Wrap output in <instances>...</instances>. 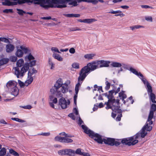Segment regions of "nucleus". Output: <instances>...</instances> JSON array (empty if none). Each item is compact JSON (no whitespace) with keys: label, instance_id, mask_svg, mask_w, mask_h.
<instances>
[{"label":"nucleus","instance_id":"nucleus-1","mask_svg":"<svg viewBox=\"0 0 156 156\" xmlns=\"http://www.w3.org/2000/svg\"><path fill=\"white\" fill-rule=\"evenodd\" d=\"M156 111V105L152 104L150 109V112L148 115L147 120L142 129L135 135L127 138H124L121 140V143L123 144L130 146L133 145L138 142L137 140L140 137L144 138L147 134V133L145 132L146 130L147 131H150L152 129V127L151 126H149L153 124V122L151 120L153 117L154 112Z\"/></svg>","mask_w":156,"mask_h":156},{"label":"nucleus","instance_id":"nucleus-2","mask_svg":"<svg viewBox=\"0 0 156 156\" xmlns=\"http://www.w3.org/2000/svg\"><path fill=\"white\" fill-rule=\"evenodd\" d=\"M70 83L69 80H67L64 83H63L62 80L59 79L54 84V87L51 89L50 91L52 95H51L50 99L52 103L56 104L57 102V99L54 97L55 94L56 97H62L63 94L67 93L69 89V85Z\"/></svg>","mask_w":156,"mask_h":156},{"label":"nucleus","instance_id":"nucleus-3","mask_svg":"<svg viewBox=\"0 0 156 156\" xmlns=\"http://www.w3.org/2000/svg\"><path fill=\"white\" fill-rule=\"evenodd\" d=\"M81 127L85 133L88 134L89 136L91 138H93L94 137V140L99 144H102L104 142L105 144L111 146L115 145L116 146H118L121 144L120 142L118 141V140H115L114 138H107L106 139H104L103 140L100 135L98 133H95L93 131L88 129L85 125H83L81 126Z\"/></svg>","mask_w":156,"mask_h":156},{"label":"nucleus","instance_id":"nucleus-4","mask_svg":"<svg viewBox=\"0 0 156 156\" xmlns=\"http://www.w3.org/2000/svg\"><path fill=\"white\" fill-rule=\"evenodd\" d=\"M119 100L118 99L115 100L114 98H112L108 100V101L105 102V104L107 106L105 107L107 109L111 108L115 113L112 112V116L114 118L115 117L116 114V113H119L116 118L117 121H120L121 117L122 116V111L120 109V106L119 103Z\"/></svg>","mask_w":156,"mask_h":156},{"label":"nucleus","instance_id":"nucleus-5","mask_svg":"<svg viewBox=\"0 0 156 156\" xmlns=\"http://www.w3.org/2000/svg\"><path fill=\"white\" fill-rule=\"evenodd\" d=\"M36 60H33L29 63H26L21 68H20L24 64V61L22 59H20L17 61V67H15V74L17 78L23 77L25 73L29 69V67H32L35 65Z\"/></svg>","mask_w":156,"mask_h":156},{"label":"nucleus","instance_id":"nucleus-6","mask_svg":"<svg viewBox=\"0 0 156 156\" xmlns=\"http://www.w3.org/2000/svg\"><path fill=\"white\" fill-rule=\"evenodd\" d=\"M98 68V66L97 65V61H95L88 63L81 69L79 73L86 77L91 72Z\"/></svg>","mask_w":156,"mask_h":156},{"label":"nucleus","instance_id":"nucleus-7","mask_svg":"<svg viewBox=\"0 0 156 156\" xmlns=\"http://www.w3.org/2000/svg\"><path fill=\"white\" fill-rule=\"evenodd\" d=\"M6 86L9 90H10L12 94L15 96H17L18 94L19 90L18 88L15 86V83L13 81H9L7 83Z\"/></svg>","mask_w":156,"mask_h":156},{"label":"nucleus","instance_id":"nucleus-8","mask_svg":"<svg viewBox=\"0 0 156 156\" xmlns=\"http://www.w3.org/2000/svg\"><path fill=\"white\" fill-rule=\"evenodd\" d=\"M74 150L70 149H65L59 150L58 154L60 155L74 156Z\"/></svg>","mask_w":156,"mask_h":156},{"label":"nucleus","instance_id":"nucleus-9","mask_svg":"<svg viewBox=\"0 0 156 156\" xmlns=\"http://www.w3.org/2000/svg\"><path fill=\"white\" fill-rule=\"evenodd\" d=\"M79 76L78 78V83L76 84L75 88V93L76 94H78L79 90V88L80 87L83 81L86 78L84 76L80 73H79Z\"/></svg>","mask_w":156,"mask_h":156},{"label":"nucleus","instance_id":"nucleus-10","mask_svg":"<svg viewBox=\"0 0 156 156\" xmlns=\"http://www.w3.org/2000/svg\"><path fill=\"white\" fill-rule=\"evenodd\" d=\"M20 49H18L16 53V56L19 57H21L23 55V51L25 53H27L29 51L27 48L23 46H20Z\"/></svg>","mask_w":156,"mask_h":156},{"label":"nucleus","instance_id":"nucleus-11","mask_svg":"<svg viewBox=\"0 0 156 156\" xmlns=\"http://www.w3.org/2000/svg\"><path fill=\"white\" fill-rule=\"evenodd\" d=\"M111 65L114 67H119L122 66L124 69L129 70L130 68L127 65L123 63L121 64V63L118 62H113Z\"/></svg>","mask_w":156,"mask_h":156},{"label":"nucleus","instance_id":"nucleus-12","mask_svg":"<svg viewBox=\"0 0 156 156\" xmlns=\"http://www.w3.org/2000/svg\"><path fill=\"white\" fill-rule=\"evenodd\" d=\"M70 103V101L68 100L66 101L65 99L62 97L59 100V104L61 105V108L62 109H65L67 108V105H69Z\"/></svg>","mask_w":156,"mask_h":156},{"label":"nucleus","instance_id":"nucleus-13","mask_svg":"<svg viewBox=\"0 0 156 156\" xmlns=\"http://www.w3.org/2000/svg\"><path fill=\"white\" fill-rule=\"evenodd\" d=\"M97 65L98 66V68L104 67H108L110 62L109 61L104 60H97Z\"/></svg>","mask_w":156,"mask_h":156},{"label":"nucleus","instance_id":"nucleus-14","mask_svg":"<svg viewBox=\"0 0 156 156\" xmlns=\"http://www.w3.org/2000/svg\"><path fill=\"white\" fill-rule=\"evenodd\" d=\"M14 1H17L18 3L20 4H21L23 3H32L33 2L34 3L36 4H39L36 3L38 1H37L36 0H14Z\"/></svg>","mask_w":156,"mask_h":156},{"label":"nucleus","instance_id":"nucleus-15","mask_svg":"<svg viewBox=\"0 0 156 156\" xmlns=\"http://www.w3.org/2000/svg\"><path fill=\"white\" fill-rule=\"evenodd\" d=\"M15 49V46L10 43L6 44L5 47L6 51L7 53L12 52Z\"/></svg>","mask_w":156,"mask_h":156},{"label":"nucleus","instance_id":"nucleus-16","mask_svg":"<svg viewBox=\"0 0 156 156\" xmlns=\"http://www.w3.org/2000/svg\"><path fill=\"white\" fill-rule=\"evenodd\" d=\"M129 70L138 77L140 76V77H142L143 76V75L140 72L138 73L135 69L131 67L130 68Z\"/></svg>","mask_w":156,"mask_h":156},{"label":"nucleus","instance_id":"nucleus-17","mask_svg":"<svg viewBox=\"0 0 156 156\" xmlns=\"http://www.w3.org/2000/svg\"><path fill=\"white\" fill-rule=\"evenodd\" d=\"M95 55V54L94 53L88 54H85L84 57L85 59L90 60L92 59Z\"/></svg>","mask_w":156,"mask_h":156},{"label":"nucleus","instance_id":"nucleus-18","mask_svg":"<svg viewBox=\"0 0 156 156\" xmlns=\"http://www.w3.org/2000/svg\"><path fill=\"white\" fill-rule=\"evenodd\" d=\"M149 96L150 101L154 103H156V101L155 100L156 96L155 94L153 93H150L148 94Z\"/></svg>","mask_w":156,"mask_h":156},{"label":"nucleus","instance_id":"nucleus-19","mask_svg":"<svg viewBox=\"0 0 156 156\" xmlns=\"http://www.w3.org/2000/svg\"><path fill=\"white\" fill-rule=\"evenodd\" d=\"M78 21L84 23H90L95 21V20L93 19H85L83 20L79 19Z\"/></svg>","mask_w":156,"mask_h":156},{"label":"nucleus","instance_id":"nucleus-20","mask_svg":"<svg viewBox=\"0 0 156 156\" xmlns=\"http://www.w3.org/2000/svg\"><path fill=\"white\" fill-rule=\"evenodd\" d=\"M37 73V71L35 69H34V68L30 69L29 70L28 76L29 77L30 76H32L34 74H35Z\"/></svg>","mask_w":156,"mask_h":156},{"label":"nucleus","instance_id":"nucleus-21","mask_svg":"<svg viewBox=\"0 0 156 156\" xmlns=\"http://www.w3.org/2000/svg\"><path fill=\"white\" fill-rule=\"evenodd\" d=\"M146 86L148 94L150 93H152V87L148 81H147Z\"/></svg>","mask_w":156,"mask_h":156},{"label":"nucleus","instance_id":"nucleus-22","mask_svg":"<svg viewBox=\"0 0 156 156\" xmlns=\"http://www.w3.org/2000/svg\"><path fill=\"white\" fill-rule=\"evenodd\" d=\"M34 57L31 54H29L28 56H26L25 57V60L27 61H29V62L34 60Z\"/></svg>","mask_w":156,"mask_h":156},{"label":"nucleus","instance_id":"nucleus-23","mask_svg":"<svg viewBox=\"0 0 156 156\" xmlns=\"http://www.w3.org/2000/svg\"><path fill=\"white\" fill-rule=\"evenodd\" d=\"M28 79H27L25 82V85L26 86H27L30 84L33 81V77L31 76H28Z\"/></svg>","mask_w":156,"mask_h":156},{"label":"nucleus","instance_id":"nucleus-24","mask_svg":"<svg viewBox=\"0 0 156 156\" xmlns=\"http://www.w3.org/2000/svg\"><path fill=\"white\" fill-rule=\"evenodd\" d=\"M141 28H144V26L139 25H135L130 27V29L133 31H135L136 29H139Z\"/></svg>","mask_w":156,"mask_h":156},{"label":"nucleus","instance_id":"nucleus-25","mask_svg":"<svg viewBox=\"0 0 156 156\" xmlns=\"http://www.w3.org/2000/svg\"><path fill=\"white\" fill-rule=\"evenodd\" d=\"M9 61V59L7 58H3L0 60V65L2 66L7 64Z\"/></svg>","mask_w":156,"mask_h":156},{"label":"nucleus","instance_id":"nucleus-26","mask_svg":"<svg viewBox=\"0 0 156 156\" xmlns=\"http://www.w3.org/2000/svg\"><path fill=\"white\" fill-rule=\"evenodd\" d=\"M53 57L59 61H62L63 60L62 58L59 54L54 53L53 55Z\"/></svg>","mask_w":156,"mask_h":156},{"label":"nucleus","instance_id":"nucleus-27","mask_svg":"<svg viewBox=\"0 0 156 156\" xmlns=\"http://www.w3.org/2000/svg\"><path fill=\"white\" fill-rule=\"evenodd\" d=\"M73 142V140L72 139L67 138L66 137H63V143H72Z\"/></svg>","mask_w":156,"mask_h":156},{"label":"nucleus","instance_id":"nucleus-28","mask_svg":"<svg viewBox=\"0 0 156 156\" xmlns=\"http://www.w3.org/2000/svg\"><path fill=\"white\" fill-rule=\"evenodd\" d=\"M3 4L6 5L11 6L16 4V3L12 2L9 1H6L5 2H3Z\"/></svg>","mask_w":156,"mask_h":156},{"label":"nucleus","instance_id":"nucleus-29","mask_svg":"<svg viewBox=\"0 0 156 156\" xmlns=\"http://www.w3.org/2000/svg\"><path fill=\"white\" fill-rule=\"evenodd\" d=\"M63 137H61L57 136L55 137L54 140L56 141H59L61 143H63Z\"/></svg>","mask_w":156,"mask_h":156},{"label":"nucleus","instance_id":"nucleus-30","mask_svg":"<svg viewBox=\"0 0 156 156\" xmlns=\"http://www.w3.org/2000/svg\"><path fill=\"white\" fill-rule=\"evenodd\" d=\"M6 149L3 147L0 150V156H4L6 154Z\"/></svg>","mask_w":156,"mask_h":156},{"label":"nucleus","instance_id":"nucleus-31","mask_svg":"<svg viewBox=\"0 0 156 156\" xmlns=\"http://www.w3.org/2000/svg\"><path fill=\"white\" fill-rule=\"evenodd\" d=\"M119 97H122L123 100L124 99L126 98V95L124 94V91H122L121 92L119 93Z\"/></svg>","mask_w":156,"mask_h":156},{"label":"nucleus","instance_id":"nucleus-32","mask_svg":"<svg viewBox=\"0 0 156 156\" xmlns=\"http://www.w3.org/2000/svg\"><path fill=\"white\" fill-rule=\"evenodd\" d=\"M11 119L12 120L18 122H26L25 120L19 119L18 118H12Z\"/></svg>","mask_w":156,"mask_h":156},{"label":"nucleus","instance_id":"nucleus-33","mask_svg":"<svg viewBox=\"0 0 156 156\" xmlns=\"http://www.w3.org/2000/svg\"><path fill=\"white\" fill-rule=\"evenodd\" d=\"M9 152L10 154L14 155L15 156H19V154L15 151L14 150L12 149H11L9 150Z\"/></svg>","mask_w":156,"mask_h":156},{"label":"nucleus","instance_id":"nucleus-34","mask_svg":"<svg viewBox=\"0 0 156 156\" xmlns=\"http://www.w3.org/2000/svg\"><path fill=\"white\" fill-rule=\"evenodd\" d=\"M16 10L18 11L17 13L20 16H23L24 14L26 13V12L23 11V10L19 9H16Z\"/></svg>","mask_w":156,"mask_h":156},{"label":"nucleus","instance_id":"nucleus-35","mask_svg":"<svg viewBox=\"0 0 156 156\" xmlns=\"http://www.w3.org/2000/svg\"><path fill=\"white\" fill-rule=\"evenodd\" d=\"M50 132L47 133H38L37 135H41L44 136H50Z\"/></svg>","mask_w":156,"mask_h":156},{"label":"nucleus","instance_id":"nucleus-36","mask_svg":"<svg viewBox=\"0 0 156 156\" xmlns=\"http://www.w3.org/2000/svg\"><path fill=\"white\" fill-rule=\"evenodd\" d=\"M74 155H75V154H78L82 155V153H83L81 152V149L80 148H78L77 149L76 151H74Z\"/></svg>","mask_w":156,"mask_h":156},{"label":"nucleus","instance_id":"nucleus-37","mask_svg":"<svg viewBox=\"0 0 156 156\" xmlns=\"http://www.w3.org/2000/svg\"><path fill=\"white\" fill-rule=\"evenodd\" d=\"M10 60L12 62H15L17 60V58L16 56H12L10 57Z\"/></svg>","mask_w":156,"mask_h":156},{"label":"nucleus","instance_id":"nucleus-38","mask_svg":"<svg viewBox=\"0 0 156 156\" xmlns=\"http://www.w3.org/2000/svg\"><path fill=\"white\" fill-rule=\"evenodd\" d=\"M145 20L147 21L152 22L153 21V19L151 16H147L145 17Z\"/></svg>","mask_w":156,"mask_h":156},{"label":"nucleus","instance_id":"nucleus-39","mask_svg":"<svg viewBox=\"0 0 156 156\" xmlns=\"http://www.w3.org/2000/svg\"><path fill=\"white\" fill-rule=\"evenodd\" d=\"M105 83L106 85V86L105 87V89L106 90H108L110 88V83H109L108 81H106L105 82Z\"/></svg>","mask_w":156,"mask_h":156},{"label":"nucleus","instance_id":"nucleus-40","mask_svg":"<svg viewBox=\"0 0 156 156\" xmlns=\"http://www.w3.org/2000/svg\"><path fill=\"white\" fill-rule=\"evenodd\" d=\"M20 107L21 108L27 109H30L32 108L31 106L30 105H27L24 106H20Z\"/></svg>","mask_w":156,"mask_h":156},{"label":"nucleus","instance_id":"nucleus-41","mask_svg":"<svg viewBox=\"0 0 156 156\" xmlns=\"http://www.w3.org/2000/svg\"><path fill=\"white\" fill-rule=\"evenodd\" d=\"M73 68L75 69H79V64L77 63H73L72 65Z\"/></svg>","mask_w":156,"mask_h":156},{"label":"nucleus","instance_id":"nucleus-42","mask_svg":"<svg viewBox=\"0 0 156 156\" xmlns=\"http://www.w3.org/2000/svg\"><path fill=\"white\" fill-rule=\"evenodd\" d=\"M3 12L4 13H12L13 10L12 9H5L3 11Z\"/></svg>","mask_w":156,"mask_h":156},{"label":"nucleus","instance_id":"nucleus-43","mask_svg":"<svg viewBox=\"0 0 156 156\" xmlns=\"http://www.w3.org/2000/svg\"><path fill=\"white\" fill-rule=\"evenodd\" d=\"M109 94H108L110 96V99L113 98L112 97V96L113 94L114 93H115V90H110L109 92Z\"/></svg>","mask_w":156,"mask_h":156},{"label":"nucleus","instance_id":"nucleus-44","mask_svg":"<svg viewBox=\"0 0 156 156\" xmlns=\"http://www.w3.org/2000/svg\"><path fill=\"white\" fill-rule=\"evenodd\" d=\"M68 116L72 119L73 120H75L76 117L73 113H71L68 115Z\"/></svg>","mask_w":156,"mask_h":156},{"label":"nucleus","instance_id":"nucleus-45","mask_svg":"<svg viewBox=\"0 0 156 156\" xmlns=\"http://www.w3.org/2000/svg\"><path fill=\"white\" fill-rule=\"evenodd\" d=\"M81 29L78 27H76L73 28L70 30L71 31H80Z\"/></svg>","mask_w":156,"mask_h":156},{"label":"nucleus","instance_id":"nucleus-46","mask_svg":"<svg viewBox=\"0 0 156 156\" xmlns=\"http://www.w3.org/2000/svg\"><path fill=\"white\" fill-rule=\"evenodd\" d=\"M83 123V122L81 119L80 117H79V120L78 123L79 126H80L82 123Z\"/></svg>","mask_w":156,"mask_h":156},{"label":"nucleus","instance_id":"nucleus-47","mask_svg":"<svg viewBox=\"0 0 156 156\" xmlns=\"http://www.w3.org/2000/svg\"><path fill=\"white\" fill-rule=\"evenodd\" d=\"M51 50L52 51H54L57 52L58 53H60L61 52L59 51L58 49L55 47H52L51 48Z\"/></svg>","mask_w":156,"mask_h":156},{"label":"nucleus","instance_id":"nucleus-48","mask_svg":"<svg viewBox=\"0 0 156 156\" xmlns=\"http://www.w3.org/2000/svg\"><path fill=\"white\" fill-rule=\"evenodd\" d=\"M69 52L71 54H74L75 52V50L74 48H71L69 49Z\"/></svg>","mask_w":156,"mask_h":156},{"label":"nucleus","instance_id":"nucleus-49","mask_svg":"<svg viewBox=\"0 0 156 156\" xmlns=\"http://www.w3.org/2000/svg\"><path fill=\"white\" fill-rule=\"evenodd\" d=\"M141 7L142 8H145V9H147V8H151L153 9V7H150L149 6L146 5H141Z\"/></svg>","mask_w":156,"mask_h":156},{"label":"nucleus","instance_id":"nucleus-50","mask_svg":"<svg viewBox=\"0 0 156 156\" xmlns=\"http://www.w3.org/2000/svg\"><path fill=\"white\" fill-rule=\"evenodd\" d=\"M64 15L67 17H73L74 14H65Z\"/></svg>","mask_w":156,"mask_h":156},{"label":"nucleus","instance_id":"nucleus-51","mask_svg":"<svg viewBox=\"0 0 156 156\" xmlns=\"http://www.w3.org/2000/svg\"><path fill=\"white\" fill-rule=\"evenodd\" d=\"M18 82L19 83L20 86L21 87H23L25 85V83H23L21 82L20 80H18Z\"/></svg>","mask_w":156,"mask_h":156},{"label":"nucleus","instance_id":"nucleus-52","mask_svg":"<svg viewBox=\"0 0 156 156\" xmlns=\"http://www.w3.org/2000/svg\"><path fill=\"white\" fill-rule=\"evenodd\" d=\"M73 112L76 115H79V112L77 109L75 108L73 109Z\"/></svg>","mask_w":156,"mask_h":156},{"label":"nucleus","instance_id":"nucleus-53","mask_svg":"<svg viewBox=\"0 0 156 156\" xmlns=\"http://www.w3.org/2000/svg\"><path fill=\"white\" fill-rule=\"evenodd\" d=\"M139 77H140V79L141 80L144 84L146 85L147 81H146V79L144 78V76H143L142 77H141V78L140 77V76H139Z\"/></svg>","mask_w":156,"mask_h":156},{"label":"nucleus","instance_id":"nucleus-54","mask_svg":"<svg viewBox=\"0 0 156 156\" xmlns=\"http://www.w3.org/2000/svg\"><path fill=\"white\" fill-rule=\"evenodd\" d=\"M41 19H43V20H48L51 19V16H48V17H42L41 18Z\"/></svg>","mask_w":156,"mask_h":156},{"label":"nucleus","instance_id":"nucleus-55","mask_svg":"<svg viewBox=\"0 0 156 156\" xmlns=\"http://www.w3.org/2000/svg\"><path fill=\"white\" fill-rule=\"evenodd\" d=\"M0 123H1L5 124H7V123L3 119H2L1 120H0Z\"/></svg>","mask_w":156,"mask_h":156},{"label":"nucleus","instance_id":"nucleus-56","mask_svg":"<svg viewBox=\"0 0 156 156\" xmlns=\"http://www.w3.org/2000/svg\"><path fill=\"white\" fill-rule=\"evenodd\" d=\"M81 155L83 156H90V154L88 153L83 152Z\"/></svg>","mask_w":156,"mask_h":156},{"label":"nucleus","instance_id":"nucleus-57","mask_svg":"<svg viewBox=\"0 0 156 156\" xmlns=\"http://www.w3.org/2000/svg\"><path fill=\"white\" fill-rule=\"evenodd\" d=\"M49 104L50 106L53 108H55V105L54 104V103H52V102H49Z\"/></svg>","mask_w":156,"mask_h":156},{"label":"nucleus","instance_id":"nucleus-58","mask_svg":"<svg viewBox=\"0 0 156 156\" xmlns=\"http://www.w3.org/2000/svg\"><path fill=\"white\" fill-rule=\"evenodd\" d=\"M108 13H111L112 14L118 13L117 11H114L113 10H111L110 12H108Z\"/></svg>","mask_w":156,"mask_h":156},{"label":"nucleus","instance_id":"nucleus-59","mask_svg":"<svg viewBox=\"0 0 156 156\" xmlns=\"http://www.w3.org/2000/svg\"><path fill=\"white\" fill-rule=\"evenodd\" d=\"M120 7L121 8L124 9H127L129 8V6L127 5L121 6Z\"/></svg>","mask_w":156,"mask_h":156},{"label":"nucleus","instance_id":"nucleus-60","mask_svg":"<svg viewBox=\"0 0 156 156\" xmlns=\"http://www.w3.org/2000/svg\"><path fill=\"white\" fill-rule=\"evenodd\" d=\"M49 64L50 65H51V69H52V66H53V64L52 63V62L51 61V60L50 59H49Z\"/></svg>","mask_w":156,"mask_h":156},{"label":"nucleus","instance_id":"nucleus-61","mask_svg":"<svg viewBox=\"0 0 156 156\" xmlns=\"http://www.w3.org/2000/svg\"><path fill=\"white\" fill-rule=\"evenodd\" d=\"M80 16V15L78 14H74L73 17H79Z\"/></svg>","mask_w":156,"mask_h":156},{"label":"nucleus","instance_id":"nucleus-62","mask_svg":"<svg viewBox=\"0 0 156 156\" xmlns=\"http://www.w3.org/2000/svg\"><path fill=\"white\" fill-rule=\"evenodd\" d=\"M120 89V87H118L117 90H115V94H116L117 93H118V92H119Z\"/></svg>","mask_w":156,"mask_h":156},{"label":"nucleus","instance_id":"nucleus-63","mask_svg":"<svg viewBox=\"0 0 156 156\" xmlns=\"http://www.w3.org/2000/svg\"><path fill=\"white\" fill-rule=\"evenodd\" d=\"M103 95H105L106 97H107V98H108V100H110L111 99H110V96L109 95H108L107 93L103 94Z\"/></svg>","mask_w":156,"mask_h":156},{"label":"nucleus","instance_id":"nucleus-64","mask_svg":"<svg viewBox=\"0 0 156 156\" xmlns=\"http://www.w3.org/2000/svg\"><path fill=\"white\" fill-rule=\"evenodd\" d=\"M66 133L65 132H62L59 133V135L61 136H65V137H66Z\"/></svg>","mask_w":156,"mask_h":156}]
</instances>
